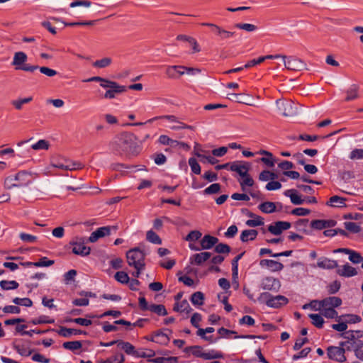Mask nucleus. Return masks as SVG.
<instances>
[{"instance_id":"obj_15","label":"nucleus","mask_w":363,"mask_h":363,"mask_svg":"<svg viewBox=\"0 0 363 363\" xmlns=\"http://www.w3.org/2000/svg\"><path fill=\"white\" fill-rule=\"evenodd\" d=\"M13 177L16 183V187L27 186L31 183L28 179L29 174L26 171L19 172Z\"/></svg>"},{"instance_id":"obj_49","label":"nucleus","mask_w":363,"mask_h":363,"mask_svg":"<svg viewBox=\"0 0 363 363\" xmlns=\"http://www.w3.org/2000/svg\"><path fill=\"white\" fill-rule=\"evenodd\" d=\"M349 255V259L354 264H359L363 261L362 255L354 250H350Z\"/></svg>"},{"instance_id":"obj_35","label":"nucleus","mask_w":363,"mask_h":363,"mask_svg":"<svg viewBox=\"0 0 363 363\" xmlns=\"http://www.w3.org/2000/svg\"><path fill=\"white\" fill-rule=\"evenodd\" d=\"M146 239L147 241H149L151 243L156 244V245H161L162 244V240L159 237V235L155 233L153 230H148L146 233Z\"/></svg>"},{"instance_id":"obj_1","label":"nucleus","mask_w":363,"mask_h":363,"mask_svg":"<svg viewBox=\"0 0 363 363\" xmlns=\"http://www.w3.org/2000/svg\"><path fill=\"white\" fill-rule=\"evenodd\" d=\"M114 152L126 156L136 155L140 152L138 145V138L130 132H123L118 134L111 143Z\"/></svg>"},{"instance_id":"obj_59","label":"nucleus","mask_w":363,"mask_h":363,"mask_svg":"<svg viewBox=\"0 0 363 363\" xmlns=\"http://www.w3.org/2000/svg\"><path fill=\"white\" fill-rule=\"evenodd\" d=\"M154 162L157 165L164 164L167 162L166 156L162 153H157L152 156Z\"/></svg>"},{"instance_id":"obj_42","label":"nucleus","mask_w":363,"mask_h":363,"mask_svg":"<svg viewBox=\"0 0 363 363\" xmlns=\"http://www.w3.org/2000/svg\"><path fill=\"white\" fill-rule=\"evenodd\" d=\"M51 166L55 168H58L64 170H66V169H71V165L66 164L65 162L62 160V158L60 160H52L51 162Z\"/></svg>"},{"instance_id":"obj_63","label":"nucleus","mask_w":363,"mask_h":363,"mask_svg":"<svg viewBox=\"0 0 363 363\" xmlns=\"http://www.w3.org/2000/svg\"><path fill=\"white\" fill-rule=\"evenodd\" d=\"M268 191L278 190L281 188V184L277 181H270L265 186Z\"/></svg>"},{"instance_id":"obj_62","label":"nucleus","mask_w":363,"mask_h":363,"mask_svg":"<svg viewBox=\"0 0 363 363\" xmlns=\"http://www.w3.org/2000/svg\"><path fill=\"white\" fill-rule=\"evenodd\" d=\"M255 319L250 315H244L242 318L240 319L239 323L240 325H247L248 326H252L255 324Z\"/></svg>"},{"instance_id":"obj_41","label":"nucleus","mask_w":363,"mask_h":363,"mask_svg":"<svg viewBox=\"0 0 363 363\" xmlns=\"http://www.w3.org/2000/svg\"><path fill=\"white\" fill-rule=\"evenodd\" d=\"M82 345L80 341H71L65 342L63 343L64 348L72 351L79 350L82 347Z\"/></svg>"},{"instance_id":"obj_50","label":"nucleus","mask_w":363,"mask_h":363,"mask_svg":"<svg viewBox=\"0 0 363 363\" xmlns=\"http://www.w3.org/2000/svg\"><path fill=\"white\" fill-rule=\"evenodd\" d=\"M235 27L238 29L246 30L247 32H253L257 29V27L256 26L251 24V23H236L235 25Z\"/></svg>"},{"instance_id":"obj_9","label":"nucleus","mask_w":363,"mask_h":363,"mask_svg":"<svg viewBox=\"0 0 363 363\" xmlns=\"http://www.w3.org/2000/svg\"><path fill=\"white\" fill-rule=\"evenodd\" d=\"M260 287L263 290L277 292L281 287V283L277 279L272 277H267L262 279Z\"/></svg>"},{"instance_id":"obj_4","label":"nucleus","mask_w":363,"mask_h":363,"mask_svg":"<svg viewBox=\"0 0 363 363\" xmlns=\"http://www.w3.org/2000/svg\"><path fill=\"white\" fill-rule=\"evenodd\" d=\"M281 60L286 69L291 71H302L307 69L306 64L301 59L294 56L283 55Z\"/></svg>"},{"instance_id":"obj_37","label":"nucleus","mask_w":363,"mask_h":363,"mask_svg":"<svg viewBox=\"0 0 363 363\" xmlns=\"http://www.w3.org/2000/svg\"><path fill=\"white\" fill-rule=\"evenodd\" d=\"M149 311L155 313L159 315H167V311L164 307V306L162 304H151Z\"/></svg>"},{"instance_id":"obj_36","label":"nucleus","mask_w":363,"mask_h":363,"mask_svg":"<svg viewBox=\"0 0 363 363\" xmlns=\"http://www.w3.org/2000/svg\"><path fill=\"white\" fill-rule=\"evenodd\" d=\"M19 284L16 281L2 280L0 281V286L3 290L16 289Z\"/></svg>"},{"instance_id":"obj_46","label":"nucleus","mask_w":363,"mask_h":363,"mask_svg":"<svg viewBox=\"0 0 363 363\" xmlns=\"http://www.w3.org/2000/svg\"><path fill=\"white\" fill-rule=\"evenodd\" d=\"M189 164L191 167L192 172H194L196 174H201V166L199 165V164L198 163L197 160L195 158H189Z\"/></svg>"},{"instance_id":"obj_60","label":"nucleus","mask_w":363,"mask_h":363,"mask_svg":"<svg viewBox=\"0 0 363 363\" xmlns=\"http://www.w3.org/2000/svg\"><path fill=\"white\" fill-rule=\"evenodd\" d=\"M350 160H362L363 159V149H354L350 155Z\"/></svg>"},{"instance_id":"obj_6","label":"nucleus","mask_w":363,"mask_h":363,"mask_svg":"<svg viewBox=\"0 0 363 363\" xmlns=\"http://www.w3.org/2000/svg\"><path fill=\"white\" fill-rule=\"evenodd\" d=\"M276 104L284 116L293 117L298 114V106L292 101L279 99L276 101Z\"/></svg>"},{"instance_id":"obj_45","label":"nucleus","mask_w":363,"mask_h":363,"mask_svg":"<svg viewBox=\"0 0 363 363\" xmlns=\"http://www.w3.org/2000/svg\"><path fill=\"white\" fill-rule=\"evenodd\" d=\"M112 60L110 57H104L101 60H96L93 63L95 67L105 68L111 64Z\"/></svg>"},{"instance_id":"obj_17","label":"nucleus","mask_w":363,"mask_h":363,"mask_svg":"<svg viewBox=\"0 0 363 363\" xmlns=\"http://www.w3.org/2000/svg\"><path fill=\"white\" fill-rule=\"evenodd\" d=\"M211 256V253L208 252L195 254L190 257V262L191 264L201 265L203 262L207 261Z\"/></svg>"},{"instance_id":"obj_28","label":"nucleus","mask_w":363,"mask_h":363,"mask_svg":"<svg viewBox=\"0 0 363 363\" xmlns=\"http://www.w3.org/2000/svg\"><path fill=\"white\" fill-rule=\"evenodd\" d=\"M151 341L161 345H166L169 341V338L167 334L157 331L151 337Z\"/></svg>"},{"instance_id":"obj_26","label":"nucleus","mask_w":363,"mask_h":363,"mask_svg":"<svg viewBox=\"0 0 363 363\" xmlns=\"http://www.w3.org/2000/svg\"><path fill=\"white\" fill-rule=\"evenodd\" d=\"M118 346L124 350L127 354L135 357L138 350H135V347L130 342L118 340Z\"/></svg>"},{"instance_id":"obj_57","label":"nucleus","mask_w":363,"mask_h":363,"mask_svg":"<svg viewBox=\"0 0 363 363\" xmlns=\"http://www.w3.org/2000/svg\"><path fill=\"white\" fill-rule=\"evenodd\" d=\"M215 252L219 254H228L230 252V247L224 243H219L215 247Z\"/></svg>"},{"instance_id":"obj_16","label":"nucleus","mask_w":363,"mask_h":363,"mask_svg":"<svg viewBox=\"0 0 363 363\" xmlns=\"http://www.w3.org/2000/svg\"><path fill=\"white\" fill-rule=\"evenodd\" d=\"M125 91H126V87L125 86L120 85L115 82L114 85H112L110 87V89H108L106 91V93L104 94V97L106 99H114L116 97V94H121Z\"/></svg>"},{"instance_id":"obj_23","label":"nucleus","mask_w":363,"mask_h":363,"mask_svg":"<svg viewBox=\"0 0 363 363\" xmlns=\"http://www.w3.org/2000/svg\"><path fill=\"white\" fill-rule=\"evenodd\" d=\"M57 333L65 337H69L72 335H80V334H86V332H84L81 330L73 329V328H67L65 327L61 326Z\"/></svg>"},{"instance_id":"obj_12","label":"nucleus","mask_w":363,"mask_h":363,"mask_svg":"<svg viewBox=\"0 0 363 363\" xmlns=\"http://www.w3.org/2000/svg\"><path fill=\"white\" fill-rule=\"evenodd\" d=\"M111 233V227L104 226L96 229L95 231L91 233L88 241L90 242H95L99 238H104L106 235H109Z\"/></svg>"},{"instance_id":"obj_48","label":"nucleus","mask_w":363,"mask_h":363,"mask_svg":"<svg viewBox=\"0 0 363 363\" xmlns=\"http://www.w3.org/2000/svg\"><path fill=\"white\" fill-rule=\"evenodd\" d=\"M50 147L49 142L45 140H40L36 143L32 145V149L35 150H48Z\"/></svg>"},{"instance_id":"obj_8","label":"nucleus","mask_w":363,"mask_h":363,"mask_svg":"<svg viewBox=\"0 0 363 363\" xmlns=\"http://www.w3.org/2000/svg\"><path fill=\"white\" fill-rule=\"evenodd\" d=\"M328 356L329 359L337 361L338 362H344L346 360L345 356V349L340 345L338 347L330 346L327 349Z\"/></svg>"},{"instance_id":"obj_43","label":"nucleus","mask_w":363,"mask_h":363,"mask_svg":"<svg viewBox=\"0 0 363 363\" xmlns=\"http://www.w3.org/2000/svg\"><path fill=\"white\" fill-rule=\"evenodd\" d=\"M220 191V185L218 183H214L210 185L208 187L204 189L203 194L206 195H211L218 194Z\"/></svg>"},{"instance_id":"obj_33","label":"nucleus","mask_w":363,"mask_h":363,"mask_svg":"<svg viewBox=\"0 0 363 363\" xmlns=\"http://www.w3.org/2000/svg\"><path fill=\"white\" fill-rule=\"evenodd\" d=\"M320 311H321V313L323 316L327 318H335L336 321L338 320L337 312L332 308H322Z\"/></svg>"},{"instance_id":"obj_27","label":"nucleus","mask_w":363,"mask_h":363,"mask_svg":"<svg viewBox=\"0 0 363 363\" xmlns=\"http://www.w3.org/2000/svg\"><path fill=\"white\" fill-rule=\"evenodd\" d=\"M359 86L357 84H352L346 91V101H352L359 97Z\"/></svg>"},{"instance_id":"obj_64","label":"nucleus","mask_w":363,"mask_h":363,"mask_svg":"<svg viewBox=\"0 0 363 363\" xmlns=\"http://www.w3.org/2000/svg\"><path fill=\"white\" fill-rule=\"evenodd\" d=\"M340 288V283L337 281H335L328 286V291L330 294H334L337 293Z\"/></svg>"},{"instance_id":"obj_10","label":"nucleus","mask_w":363,"mask_h":363,"mask_svg":"<svg viewBox=\"0 0 363 363\" xmlns=\"http://www.w3.org/2000/svg\"><path fill=\"white\" fill-rule=\"evenodd\" d=\"M291 228V223L287 221H277L268 226V230L274 235L281 234L284 230Z\"/></svg>"},{"instance_id":"obj_20","label":"nucleus","mask_w":363,"mask_h":363,"mask_svg":"<svg viewBox=\"0 0 363 363\" xmlns=\"http://www.w3.org/2000/svg\"><path fill=\"white\" fill-rule=\"evenodd\" d=\"M317 266L321 269H333L338 267L337 262L335 260H332L328 258H320L317 262Z\"/></svg>"},{"instance_id":"obj_39","label":"nucleus","mask_w":363,"mask_h":363,"mask_svg":"<svg viewBox=\"0 0 363 363\" xmlns=\"http://www.w3.org/2000/svg\"><path fill=\"white\" fill-rule=\"evenodd\" d=\"M12 302L17 306H23L26 307H31L33 301L28 298H14Z\"/></svg>"},{"instance_id":"obj_61","label":"nucleus","mask_w":363,"mask_h":363,"mask_svg":"<svg viewBox=\"0 0 363 363\" xmlns=\"http://www.w3.org/2000/svg\"><path fill=\"white\" fill-rule=\"evenodd\" d=\"M40 72L50 77H54L57 74V72L55 69H50L48 67H38Z\"/></svg>"},{"instance_id":"obj_51","label":"nucleus","mask_w":363,"mask_h":363,"mask_svg":"<svg viewBox=\"0 0 363 363\" xmlns=\"http://www.w3.org/2000/svg\"><path fill=\"white\" fill-rule=\"evenodd\" d=\"M205 354V359H220L223 358V355L221 352L212 350L207 352L204 353Z\"/></svg>"},{"instance_id":"obj_13","label":"nucleus","mask_w":363,"mask_h":363,"mask_svg":"<svg viewBox=\"0 0 363 363\" xmlns=\"http://www.w3.org/2000/svg\"><path fill=\"white\" fill-rule=\"evenodd\" d=\"M340 345L345 350L351 351L353 350L356 354H357V352L360 350V349L363 347V341L362 340H347L345 342H340Z\"/></svg>"},{"instance_id":"obj_5","label":"nucleus","mask_w":363,"mask_h":363,"mask_svg":"<svg viewBox=\"0 0 363 363\" xmlns=\"http://www.w3.org/2000/svg\"><path fill=\"white\" fill-rule=\"evenodd\" d=\"M86 240L82 237H75L69 244L73 246L72 252L82 257L90 254L91 249L85 245Z\"/></svg>"},{"instance_id":"obj_56","label":"nucleus","mask_w":363,"mask_h":363,"mask_svg":"<svg viewBox=\"0 0 363 363\" xmlns=\"http://www.w3.org/2000/svg\"><path fill=\"white\" fill-rule=\"evenodd\" d=\"M125 357L122 353L116 354L114 356L107 359L104 363H122Z\"/></svg>"},{"instance_id":"obj_40","label":"nucleus","mask_w":363,"mask_h":363,"mask_svg":"<svg viewBox=\"0 0 363 363\" xmlns=\"http://www.w3.org/2000/svg\"><path fill=\"white\" fill-rule=\"evenodd\" d=\"M114 277L116 280L123 284H128L130 281V278L128 274L123 271L117 272Z\"/></svg>"},{"instance_id":"obj_25","label":"nucleus","mask_w":363,"mask_h":363,"mask_svg":"<svg viewBox=\"0 0 363 363\" xmlns=\"http://www.w3.org/2000/svg\"><path fill=\"white\" fill-rule=\"evenodd\" d=\"M343 320L345 324H352L359 323L362 320V318L355 314H344L338 317L337 321Z\"/></svg>"},{"instance_id":"obj_2","label":"nucleus","mask_w":363,"mask_h":363,"mask_svg":"<svg viewBox=\"0 0 363 363\" xmlns=\"http://www.w3.org/2000/svg\"><path fill=\"white\" fill-rule=\"evenodd\" d=\"M147 253L140 246L132 248L126 252L127 262L130 267L145 268V259Z\"/></svg>"},{"instance_id":"obj_55","label":"nucleus","mask_w":363,"mask_h":363,"mask_svg":"<svg viewBox=\"0 0 363 363\" xmlns=\"http://www.w3.org/2000/svg\"><path fill=\"white\" fill-rule=\"evenodd\" d=\"M54 264L53 260L48 259L46 257H43L38 262H34V266L38 267H50Z\"/></svg>"},{"instance_id":"obj_58","label":"nucleus","mask_w":363,"mask_h":363,"mask_svg":"<svg viewBox=\"0 0 363 363\" xmlns=\"http://www.w3.org/2000/svg\"><path fill=\"white\" fill-rule=\"evenodd\" d=\"M177 69H184V66L181 65H172L168 66L166 69V74L169 78L175 77V72Z\"/></svg>"},{"instance_id":"obj_19","label":"nucleus","mask_w":363,"mask_h":363,"mask_svg":"<svg viewBox=\"0 0 363 363\" xmlns=\"http://www.w3.org/2000/svg\"><path fill=\"white\" fill-rule=\"evenodd\" d=\"M259 264L262 267H267L272 272H279L284 268V265L281 262L272 259H262Z\"/></svg>"},{"instance_id":"obj_11","label":"nucleus","mask_w":363,"mask_h":363,"mask_svg":"<svg viewBox=\"0 0 363 363\" xmlns=\"http://www.w3.org/2000/svg\"><path fill=\"white\" fill-rule=\"evenodd\" d=\"M202 26H208L214 29L216 34L220 37L221 40H228L235 35V32L227 30L216 24L211 23H202Z\"/></svg>"},{"instance_id":"obj_3","label":"nucleus","mask_w":363,"mask_h":363,"mask_svg":"<svg viewBox=\"0 0 363 363\" xmlns=\"http://www.w3.org/2000/svg\"><path fill=\"white\" fill-rule=\"evenodd\" d=\"M28 60L27 55L21 51L16 52L13 55L11 65L15 67L16 70H22L25 72H33L38 69V65H30L26 64Z\"/></svg>"},{"instance_id":"obj_53","label":"nucleus","mask_w":363,"mask_h":363,"mask_svg":"<svg viewBox=\"0 0 363 363\" xmlns=\"http://www.w3.org/2000/svg\"><path fill=\"white\" fill-rule=\"evenodd\" d=\"M345 227L346 230L353 233H357L361 230L360 226L354 222H345Z\"/></svg>"},{"instance_id":"obj_52","label":"nucleus","mask_w":363,"mask_h":363,"mask_svg":"<svg viewBox=\"0 0 363 363\" xmlns=\"http://www.w3.org/2000/svg\"><path fill=\"white\" fill-rule=\"evenodd\" d=\"M62 160L65 162L66 164L71 165V169H66V170L72 171L76 169H81L84 167V165L79 162L71 161L69 159L65 157L62 158Z\"/></svg>"},{"instance_id":"obj_21","label":"nucleus","mask_w":363,"mask_h":363,"mask_svg":"<svg viewBox=\"0 0 363 363\" xmlns=\"http://www.w3.org/2000/svg\"><path fill=\"white\" fill-rule=\"evenodd\" d=\"M250 163L245 161H235L230 164V171L235 172L238 174L245 169H250Z\"/></svg>"},{"instance_id":"obj_24","label":"nucleus","mask_w":363,"mask_h":363,"mask_svg":"<svg viewBox=\"0 0 363 363\" xmlns=\"http://www.w3.org/2000/svg\"><path fill=\"white\" fill-rule=\"evenodd\" d=\"M284 195L289 197L291 202L294 205H301L305 202V199H301L295 189L286 190Z\"/></svg>"},{"instance_id":"obj_44","label":"nucleus","mask_w":363,"mask_h":363,"mask_svg":"<svg viewBox=\"0 0 363 363\" xmlns=\"http://www.w3.org/2000/svg\"><path fill=\"white\" fill-rule=\"evenodd\" d=\"M246 225L249 227H257L264 225V219L259 216H255L254 219L247 220Z\"/></svg>"},{"instance_id":"obj_29","label":"nucleus","mask_w":363,"mask_h":363,"mask_svg":"<svg viewBox=\"0 0 363 363\" xmlns=\"http://www.w3.org/2000/svg\"><path fill=\"white\" fill-rule=\"evenodd\" d=\"M258 233L256 230H245L241 233L240 240L245 242L249 240H253L256 238Z\"/></svg>"},{"instance_id":"obj_14","label":"nucleus","mask_w":363,"mask_h":363,"mask_svg":"<svg viewBox=\"0 0 363 363\" xmlns=\"http://www.w3.org/2000/svg\"><path fill=\"white\" fill-rule=\"evenodd\" d=\"M288 303V299L284 296L278 295L273 296L269 294V299L267 302V306L271 308H279L281 306L286 305Z\"/></svg>"},{"instance_id":"obj_7","label":"nucleus","mask_w":363,"mask_h":363,"mask_svg":"<svg viewBox=\"0 0 363 363\" xmlns=\"http://www.w3.org/2000/svg\"><path fill=\"white\" fill-rule=\"evenodd\" d=\"M318 303V309L320 310L322 308H337L341 306L342 299L337 296H329L320 301L314 300L312 303Z\"/></svg>"},{"instance_id":"obj_30","label":"nucleus","mask_w":363,"mask_h":363,"mask_svg":"<svg viewBox=\"0 0 363 363\" xmlns=\"http://www.w3.org/2000/svg\"><path fill=\"white\" fill-rule=\"evenodd\" d=\"M345 201L346 199L345 198L338 196H333L330 198L329 201L327 202L326 204L333 207H343L345 206Z\"/></svg>"},{"instance_id":"obj_38","label":"nucleus","mask_w":363,"mask_h":363,"mask_svg":"<svg viewBox=\"0 0 363 363\" xmlns=\"http://www.w3.org/2000/svg\"><path fill=\"white\" fill-rule=\"evenodd\" d=\"M308 317L312 320V324L318 328H321L324 323L323 317L316 313H311L308 315Z\"/></svg>"},{"instance_id":"obj_54","label":"nucleus","mask_w":363,"mask_h":363,"mask_svg":"<svg viewBox=\"0 0 363 363\" xmlns=\"http://www.w3.org/2000/svg\"><path fill=\"white\" fill-rule=\"evenodd\" d=\"M202 236V233L199 230L191 231L186 237L185 240L189 242L196 241Z\"/></svg>"},{"instance_id":"obj_34","label":"nucleus","mask_w":363,"mask_h":363,"mask_svg":"<svg viewBox=\"0 0 363 363\" xmlns=\"http://www.w3.org/2000/svg\"><path fill=\"white\" fill-rule=\"evenodd\" d=\"M355 333L357 334V337H362L363 336V331L362 330H349L346 331L345 333H342L341 335L342 337H343L345 339H347V340L354 341V340H359L357 339L355 336Z\"/></svg>"},{"instance_id":"obj_32","label":"nucleus","mask_w":363,"mask_h":363,"mask_svg":"<svg viewBox=\"0 0 363 363\" xmlns=\"http://www.w3.org/2000/svg\"><path fill=\"white\" fill-rule=\"evenodd\" d=\"M190 301L194 306H202L203 304L204 295L201 291L194 292L191 296Z\"/></svg>"},{"instance_id":"obj_31","label":"nucleus","mask_w":363,"mask_h":363,"mask_svg":"<svg viewBox=\"0 0 363 363\" xmlns=\"http://www.w3.org/2000/svg\"><path fill=\"white\" fill-rule=\"evenodd\" d=\"M259 209L264 213H272L276 211V205L274 202L266 201L259 205Z\"/></svg>"},{"instance_id":"obj_22","label":"nucleus","mask_w":363,"mask_h":363,"mask_svg":"<svg viewBox=\"0 0 363 363\" xmlns=\"http://www.w3.org/2000/svg\"><path fill=\"white\" fill-rule=\"evenodd\" d=\"M337 273L345 277H351L357 274L356 269L349 264H344L341 269H338Z\"/></svg>"},{"instance_id":"obj_18","label":"nucleus","mask_w":363,"mask_h":363,"mask_svg":"<svg viewBox=\"0 0 363 363\" xmlns=\"http://www.w3.org/2000/svg\"><path fill=\"white\" fill-rule=\"evenodd\" d=\"M218 242V239L210 235H205L201 240V247L203 250L211 249Z\"/></svg>"},{"instance_id":"obj_47","label":"nucleus","mask_w":363,"mask_h":363,"mask_svg":"<svg viewBox=\"0 0 363 363\" xmlns=\"http://www.w3.org/2000/svg\"><path fill=\"white\" fill-rule=\"evenodd\" d=\"M240 185L241 186V189L245 191H246L247 186H252L254 185V180L251 177L250 175L247 176V177L244 178L243 179H241L239 181Z\"/></svg>"}]
</instances>
